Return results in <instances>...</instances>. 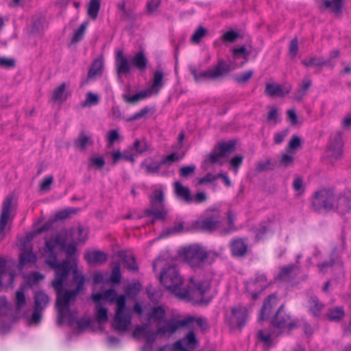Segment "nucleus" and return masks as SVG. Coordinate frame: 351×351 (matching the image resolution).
Listing matches in <instances>:
<instances>
[{"label": "nucleus", "instance_id": "nucleus-1", "mask_svg": "<svg viewBox=\"0 0 351 351\" xmlns=\"http://www.w3.org/2000/svg\"><path fill=\"white\" fill-rule=\"evenodd\" d=\"M64 250L69 258H71L76 252L77 247L74 243L66 244L65 239L60 234L47 239L43 250V256L46 258L45 263L56 272V276L52 282L57 298L56 307L58 311V322L63 323L66 318L71 319L70 303L75 301L77 295L84 289L85 278L78 274L77 268H74L73 281L77 286L73 290H64V284L72 269L69 260L65 259L61 263H58V254Z\"/></svg>", "mask_w": 351, "mask_h": 351}, {"label": "nucleus", "instance_id": "nucleus-2", "mask_svg": "<svg viewBox=\"0 0 351 351\" xmlns=\"http://www.w3.org/2000/svg\"><path fill=\"white\" fill-rule=\"evenodd\" d=\"M160 280L167 290L180 299L203 302L204 295L210 289L209 280H195L193 278L190 280L191 286L189 289L182 287V278L180 276L174 264L166 265L163 268Z\"/></svg>", "mask_w": 351, "mask_h": 351}, {"label": "nucleus", "instance_id": "nucleus-3", "mask_svg": "<svg viewBox=\"0 0 351 351\" xmlns=\"http://www.w3.org/2000/svg\"><path fill=\"white\" fill-rule=\"evenodd\" d=\"M194 323H196L202 331H206L209 328L206 318H197L192 315H188L182 319L166 321L165 324L158 327L156 331H153L150 328L149 323L137 326L134 328L133 335L134 337L140 335L143 336L146 341V345L143 346V351H150L152 350V344L155 342L158 335H172L179 328L182 327H189Z\"/></svg>", "mask_w": 351, "mask_h": 351}, {"label": "nucleus", "instance_id": "nucleus-4", "mask_svg": "<svg viewBox=\"0 0 351 351\" xmlns=\"http://www.w3.org/2000/svg\"><path fill=\"white\" fill-rule=\"evenodd\" d=\"M91 298L95 303L100 302L101 300H106L110 303L116 302L117 311L114 318V328L119 332L128 330L131 324V317L126 312L125 295H120L117 297L114 289H109L104 293H93Z\"/></svg>", "mask_w": 351, "mask_h": 351}, {"label": "nucleus", "instance_id": "nucleus-5", "mask_svg": "<svg viewBox=\"0 0 351 351\" xmlns=\"http://www.w3.org/2000/svg\"><path fill=\"white\" fill-rule=\"evenodd\" d=\"M183 256L186 262L193 269H202L213 264L220 253L207 250L203 246L195 244L184 249Z\"/></svg>", "mask_w": 351, "mask_h": 351}, {"label": "nucleus", "instance_id": "nucleus-6", "mask_svg": "<svg viewBox=\"0 0 351 351\" xmlns=\"http://www.w3.org/2000/svg\"><path fill=\"white\" fill-rule=\"evenodd\" d=\"M148 60L143 51H138L129 60L125 57L123 51L119 50L115 54V65L119 75H127L132 66L139 71H145L147 69Z\"/></svg>", "mask_w": 351, "mask_h": 351}, {"label": "nucleus", "instance_id": "nucleus-7", "mask_svg": "<svg viewBox=\"0 0 351 351\" xmlns=\"http://www.w3.org/2000/svg\"><path fill=\"white\" fill-rule=\"evenodd\" d=\"M232 68L229 64L223 60H219L217 64L213 69H209L204 71L197 72L195 68H190V73L193 75L196 82H201L208 80H216L227 75Z\"/></svg>", "mask_w": 351, "mask_h": 351}, {"label": "nucleus", "instance_id": "nucleus-8", "mask_svg": "<svg viewBox=\"0 0 351 351\" xmlns=\"http://www.w3.org/2000/svg\"><path fill=\"white\" fill-rule=\"evenodd\" d=\"M335 195L328 189H321L313 194L311 206L314 211L322 213L332 211Z\"/></svg>", "mask_w": 351, "mask_h": 351}, {"label": "nucleus", "instance_id": "nucleus-9", "mask_svg": "<svg viewBox=\"0 0 351 351\" xmlns=\"http://www.w3.org/2000/svg\"><path fill=\"white\" fill-rule=\"evenodd\" d=\"M271 324L273 328L280 334L294 328L296 326V321L292 319L290 315L285 312L284 305L282 304L272 317Z\"/></svg>", "mask_w": 351, "mask_h": 351}, {"label": "nucleus", "instance_id": "nucleus-10", "mask_svg": "<svg viewBox=\"0 0 351 351\" xmlns=\"http://www.w3.org/2000/svg\"><path fill=\"white\" fill-rule=\"evenodd\" d=\"M165 195L162 190H155L152 196L150 197L151 206L145 210L147 216H154L156 219H164L167 214L165 208Z\"/></svg>", "mask_w": 351, "mask_h": 351}, {"label": "nucleus", "instance_id": "nucleus-11", "mask_svg": "<svg viewBox=\"0 0 351 351\" xmlns=\"http://www.w3.org/2000/svg\"><path fill=\"white\" fill-rule=\"evenodd\" d=\"M234 149L235 143L233 141L219 142L208 155V158L205 160V162L212 165L217 163L219 165H223V162L221 159L232 153Z\"/></svg>", "mask_w": 351, "mask_h": 351}, {"label": "nucleus", "instance_id": "nucleus-12", "mask_svg": "<svg viewBox=\"0 0 351 351\" xmlns=\"http://www.w3.org/2000/svg\"><path fill=\"white\" fill-rule=\"evenodd\" d=\"M222 217L218 210H207L206 216L197 221V227L202 230L213 232L221 228Z\"/></svg>", "mask_w": 351, "mask_h": 351}, {"label": "nucleus", "instance_id": "nucleus-13", "mask_svg": "<svg viewBox=\"0 0 351 351\" xmlns=\"http://www.w3.org/2000/svg\"><path fill=\"white\" fill-rule=\"evenodd\" d=\"M343 141L341 134L337 133L330 137L326 156L330 162H335L340 159L343 155Z\"/></svg>", "mask_w": 351, "mask_h": 351}, {"label": "nucleus", "instance_id": "nucleus-14", "mask_svg": "<svg viewBox=\"0 0 351 351\" xmlns=\"http://www.w3.org/2000/svg\"><path fill=\"white\" fill-rule=\"evenodd\" d=\"M16 204V199L14 194L8 195L3 200L1 206L0 215V237H4V231L8 220L12 208Z\"/></svg>", "mask_w": 351, "mask_h": 351}, {"label": "nucleus", "instance_id": "nucleus-15", "mask_svg": "<svg viewBox=\"0 0 351 351\" xmlns=\"http://www.w3.org/2000/svg\"><path fill=\"white\" fill-rule=\"evenodd\" d=\"M269 285V282L265 274H258L253 280L248 281L245 285L246 291L253 299L258 298V295Z\"/></svg>", "mask_w": 351, "mask_h": 351}, {"label": "nucleus", "instance_id": "nucleus-16", "mask_svg": "<svg viewBox=\"0 0 351 351\" xmlns=\"http://www.w3.org/2000/svg\"><path fill=\"white\" fill-rule=\"evenodd\" d=\"M301 272V266L298 264H289L280 268L276 279L285 282H292L296 280Z\"/></svg>", "mask_w": 351, "mask_h": 351}, {"label": "nucleus", "instance_id": "nucleus-17", "mask_svg": "<svg viewBox=\"0 0 351 351\" xmlns=\"http://www.w3.org/2000/svg\"><path fill=\"white\" fill-rule=\"evenodd\" d=\"M249 316L248 309L245 306H237L232 308L230 324L232 326L243 327Z\"/></svg>", "mask_w": 351, "mask_h": 351}, {"label": "nucleus", "instance_id": "nucleus-18", "mask_svg": "<svg viewBox=\"0 0 351 351\" xmlns=\"http://www.w3.org/2000/svg\"><path fill=\"white\" fill-rule=\"evenodd\" d=\"M333 204L334 206L332 211L337 212L341 215L351 210V198L345 195H335Z\"/></svg>", "mask_w": 351, "mask_h": 351}, {"label": "nucleus", "instance_id": "nucleus-19", "mask_svg": "<svg viewBox=\"0 0 351 351\" xmlns=\"http://www.w3.org/2000/svg\"><path fill=\"white\" fill-rule=\"evenodd\" d=\"M84 259L90 265H102L107 261V254L99 250L87 251L84 254Z\"/></svg>", "mask_w": 351, "mask_h": 351}, {"label": "nucleus", "instance_id": "nucleus-20", "mask_svg": "<svg viewBox=\"0 0 351 351\" xmlns=\"http://www.w3.org/2000/svg\"><path fill=\"white\" fill-rule=\"evenodd\" d=\"M230 246L232 254L235 257H243L247 252L248 245L244 239L237 238L233 239Z\"/></svg>", "mask_w": 351, "mask_h": 351}, {"label": "nucleus", "instance_id": "nucleus-21", "mask_svg": "<svg viewBox=\"0 0 351 351\" xmlns=\"http://www.w3.org/2000/svg\"><path fill=\"white\" fill-rule=\"evenodd\" d=\"M278 298L275 294L269 295L264 302V304L260 311L258 319L263 321L267 319V316L271 313L274 307L278 304Z\"/></svg>", "mask_w": 351, "mask_h": 351}, {"label": "nucleus", "instance_id": "nucleus-22", "mask_svg": "<svg viewBox=\"0 0 351 351\" xmlns=\"http://www.w3.org/2000/svg\"><path fill=\"white\" fill-rule=\"evenodd\" d=\"M104 71V60L101 58L95 59L88 71L86 81H94L101 76Z\"/></svg>", "mask_w": 351, "mask_h": 351}, {"label": "nucleus", "instance_id": "nucleus-23", "mask_svg": "<svg viewBox=\"0 0 351 351\" xmlns=\"http://www.w3.org/2000/svg\"><path fill=\"white\" fill-rule=\"evenodd\" d=\"M141 166L145 168V172L147 174H158L162 164L161 160L157 161L152 158H147L141 162Z\"/></svg>", "mask_w": 351, "mask_h": 351}, {"label": "nucleus", "instance_id": "nucleus-24", "mask_svg": "<svg viewBox=\"0 0 351 351\" xmlns=\"http://www.w3.org/2000/svg\"><path fill=\"white\" fill-rule=\"evenodd\" d=\"M174 191L178 197L184 201L186 203L193 202V197L191 195L189 189L183 186L180 182H176L173 184Z\"/></svg>", "mask_w": 351, "mask_h": 351}, {"label": "nucleus", "instance_id": "nucleus-25", "mask_svg": "<svg viewBox=\"0 0 351 351\" xmlns=\"http://www.w3.org/2000/svg\"><path fill=\"white\" fill-rule=\"evenodd\" d=\"M290 88L284 90L283 87L281 85L267 84L265 92V94L269 97H283L285 95L289 94L290 93Z\"/></svg>", "mask_w": 351, "mask_h": 351}, {"label": "nucleus", "instance_id": "nucleus-26", "mask_svg": "<svg viewBox=\"0 0 351 351\" xmlns=\"http://www.w3.org/2000/svg\"><path fill=\"white\" fill-rule=\"evenodd\" d=\"M166 317V311L162 306H156L152 308L147 313V318L149 321L154 320L158 323H161Z\"/></svg>", "mask_w": 351, "mask_h": 351}, {"label": "nucleus", "instance_id": "nucleus-27", "mask_svg": "<svg viewBox=\"0 0 351 351\" xmlns=\"http://www.w3.org/2000/svg\"><path fill=\"white\" fill-rule=\"evenodd\" d=\"M66 84L65 82L62 83L60 86L56 87L52 93L51 100L53 102H64L68 97V93L66 90Z\"/></svg>", "mask_w": 351, "mask_h": 351}, {"label": "nucleus", "instance_id": "nucleus-28", "mask_svg": "<svg viewBox=\"0 0 351 351\" xmlns=\"http://www.w3.org/2000/svg\"><path fill=\"white\" fill-rule=\"evenodd\" d=\"M308 303L310 313L315 317H319L324 307V304L316 296H311L308 298Z\"/></svg>", "mask_w": 351, "mask_h": 351}, {"label": "nucleus", "instance_id": "nucleus-29", "mask_svg": "<svg viewBox=\"0 0 351 351\" xmlns=\"http://www.w3.org/2000/svg\"><path fill=\"white\" fill-rule=\"evenodd\" d=\"M119 257L123 260L125 264L126 267L131 271L138 270V265L136 262L134 256L132 253L126 252H120L119 253Z\"/></svg>", "mask_w": 351, "mask_h": 351}, {"label": "nucleus", "instance_id": "nucleus-30", "mask_svg": "<svg viewBox=\"0 0 351 351\" xmlns=\"http://www.w3.org/2000/svg\"><path fill=\"white\" fill-rule=\"evenodd\" d=\"M323 5L326 8L335 14H340L342 12L343 0H322Z\"/></svg>", "mask_w": 351, "mask_h": 351}, {"label": "nucleus", "instance_id": "nucleus-31", "mask_svg": "<svg viewBox=\"0 0 351 351\" xmlns=\"http://www.w3.org/2000/svg\"><path fill=\"white\" fill-rule=\"evenodd\" d=\"M35 308L44 310L49 302V296L43 291H37L34 295Z\"/></svg>", "mask_w": 351, "mask_h": 351}, {"label": "nucleus", "instance_id": "nucleus-32", "mask_svg": "<svg viewBox=\"0 0 351 351\" xmlns=\"http://www.w3.org/2000/svg\"><path fill=\"white\" fill-rule=\"evenodd\" d=\"M163 77L164 73L162 71L157 70L154 73L153 82L150 89L148 90L151 91V93L155 92L157 94L159 92L164 85Z\"/></svg>", "mask_w": 351, "mask_h": 351}, {"label": "nucleus", "instance_id": "nucleus-33", "mask_svg": "<svg viewBox=\"0 0 351 351\" xmlns=\"http://www.w3.org/2000/svg\"><path fill=\"white\" fill-rule=\"evenodd\" d=\"M326 316L330 321L339 322L344 317L345 312L342 307L336 306L329 308Z\"/></svg>", "mask_w": 351, "mask_h": 351}, {"label": "nucleus", "instance_id": "nucleus-34", "mask_svg": "<svg viewBox=\"0 0 351 351\" xmlns=\"http://www.w3.org/2000/svg\"><path fill=\"white\" fill-rule=\"evenodd\" d=\"M111 157H112V162L114 165L117 164L121 160H125L126 161H130L132 163L135 162V158L134 157V154L128 153L127 152H124L123 153H121L120 151L113 152L111 154Z\"/></svg>", "mask_w": 351, "mask_h": 351}, {"label": "nucleus", "instance_id": "nucleus-35", "mask_svg": "<svg viewBox=\"0 0 351 351\" xmlns=\"http://www.w3.org/2000/svg\"><path fill=\"white\" fill-rule=\"evenodd\" d=\"M92 144L91 138L85 134L84 132L80 133L77 138L74 142L75 147L80 150H84L88 145Z\"/></svg>", "mask_w": 351, "mask_h": 351}, {"label": "nucleus", "instance_id": "nucleus-36", "mask_svg": "<svg viewBox=\"0 0 351 351\" xmlns=\"http://www.w3.org/2000/svg\"><path fill=\"white\" fill-rule=\"evenodd\" d=\"M312 86V81L311 80H304L302 84L299 85V89L295 93V99L300 101L303 97L306 95L307 90Z\"/></svg>", "mask_w": 351, "mask_h": 351}, {"label": "nucleus", "instance_id": "nucleus-37", "mask_svg": "<svg viewBox=\"0 0 351 351\" xmlns=\"http://www.w3.org/2000/svg\"><path fill=\"white\" fill-rule=\"evenodd\" d=\"M148 147L146 141L143 139H136L130 147L131 151L136 155H141L147 151Z\"/></svg>", "mask_w": 351, "mask_h": 351}, {"label": "nucleus", "instance_id": "nucleus-38", "mask_svg": "<svg viewBox=\"0 0 351 351\" xmlns=\"http://www.w3.org/2000/svg\"><path fill=\"white\" fill-rule=\"evenodd\" d=\"M184 156V154H179L178 152H173L171 154L164 156L162 160V165L169 167L172 164L180 161Z\"/></svg>", "mask_w": 351, "mask_h": 351}, {"label": "nucleus", "instance_id": "nucleus-39", "mask_svg": "<svg viewBox=\"0 0 351 351\" xmlns=\"http://www.w3.org/2000/svg\"><path fill=\"white\" fill-rule=\"evenodd\" d=\"M101 1L100 0H90L87 10V14L89 17L93 20L97 18L98 12L100 9Z\"/></svg>", "mask_w": 351, "mask_h": 351}, {"label": "nucleus", "instance_id": "nucleus-40", "mask_svg": "<svg viewBox=\"0 0 351 351\" xmlns=\"http://www.w3.org/2000/svg\"><path fill=\"white\" fill-rule=\"evenodd\" d=\"M20 264L25 265L28 263H35L37 261V256L32 250H26L20 254Z\"/></svg>", "mask_w": 351, "mask_h": 351}, {"label": "nucleus", "instance_id": "nucleus-41", "mask_svg": "<svg viewBox=\"0 0 351 351\" xmlns=\"http://www.w3.org/2000/svg\"><path fill=\"white\" fill-rule=\"evenodd\" d=\"M96 306V320L99 324L105 323L108 321V309L101 306V303H95Z\"/></svg>", "mask_w": 351, "mask_h": 351}, {"label": "nucleus", "instance_id": "nucleus-42", "mask_svg": "<svg viewBox=\"0 0 351 351\" xmlns=\"http://www.w3.org/2000/svg\"><path fill=\"white\" fill-rule=\"evenodd\" d=\"M88 21H84L78 29H77L73 35V37L71 38V43H76L79 41L82 40L84 36L86 29L88 27Z\"/></svg>", "mask_w": 351, "mask_h": 351}, {"label": "nucleus", "instance_id": "nucleus-43", "mask_svg": "<svg viewBox=\"0 0 351 351\" xmlns=\"http://www.w3.org/2000/svg\"><path fill=\"white\" fill-rule=\"evenodd\" d=\"M151 91L150 90H143L141 91L139 93H137L133 95L130 96H125V101L128 103H136L138 101L143 100L151 95Z\"/></svg>", "mask_w": 351, "mask_h": 351}, {"label": "nucleus", "instance_id": "nucleus-44", "mask_svg": "<svg viewBox=\"0 0 351 351\" xmlns=\"http://www.w3.org/2000/svg\"><path fill=\"white\" fill-rule=\"evenodd\" d=\"M183 341L190 348H195L198 344V340L193 330H190L183 339Z\"/></svg>", "mask_w": 351, "mask_h": 351}, {"label": "nucleus", "instance_id": "nucleus-45", "mask_svg": "<svg viewBox=\"0 0 351 351\" xmlns=\"http://www.w3.org/2000/svg\"><path fill=\"white\" fill-rule=\"evenodd\" d=\"M302 64L306 67L313 66H322L328 64L327 61L322 60L316 57H311L302 61Z\"/></svg>", "mask_w": 351, "mask_h": 351}, {"label": "nucleus", "instance_id": "nucleus-46", "mask_svg": "<svg viewBox=\"0 0 351 351\" xmlns=\"http://www.w3.org/2000/svg\"><path fill=\"white\" fill-rule=\"evenodd\" d=\"M108 145L112 146L115 142L121 139V136L119 129L110 130L108 132L107 136Z\"/></svg>", "mask_w": 351, "mask_h": 351}, {"label": "nucleus", "instance_id": "nucleus-47", "mask_svg": "<svg viewBox=\"0 0 351 351\" xmlns=\"http://www.w3.org/2000/svg\"><path fill=\"white\" fill-rule=\"evenodd\" d=\"M121 274L120 264L117 263L113 266L112 269L110 281L112 283L119 284L121 282Z\"/></svg>", "mask_w": 351, "mask_h": 351}, {"label": "nucleus", "instance_id": "nucleus-48", "mask_svg": "<svg viewBox=\"0 0 351 351\" xmlns=\"http://www.w3.org/2000/svg\"><path fill=\"white\" fill-rule=\"evenodd\" d=\"M257 337L259 341L264 343L266 348H269L271 346L273 339L269 332L261 330L258 332Z\"/></svg>", "mask_w": 351, "mask_h": 351}, {"label": "nucleus", "instance_id": "nucleus-49", "mask_svg": "<svg viewBox=\"0 0 351 351\" xmlns=\"http://www.w3.org/2000/svg\"><path fill=\"white\" fill-rule=\"evenodd\" d=\"M208 31L202 26H199L191 36V42L198 44L207 34Z\"/></svg>", "mask_w": 351, "mask_h": 351}, {"label": "nucleus", "instance_id": "nucleus-50", "mask_svg": "<svg viewBox=\"0 0 351 351\" xmlns=\"http://www.w3.org/2000/svg\"><path fill=\"white\" fill-rule=\"evenodd\" d=\"M26 304V298L23 288H20L16 292V307L18 310L21 309Z\"/></svg>", "mask_w": 351, "mask_h": 351}, {"label": "nucleus", "instance_id": "nucleus-51", "mask_svg": "<svg viewBox=\"0 0 351 351\" xmlns=\"http://www.w3.org/2000/svg\"><path fill=\"white\" fill-rule=\"evenodd\" d=\"M254 71L248 70L234 77V81L238 84H245L252 77Z\"/></svg>", "mask_w": 351, "mask_h": 351}, {"label": "nucleus", "instance_id": "nucleus-52", "mask_svg": "<svg viewBox=\"0 0 351 351\" xmlns=\"http://www.w3.org/2000/svg\"><path fill=\"white\" fill-rule=\"evenodd\" d=\"M269 230V226L265 222L261 223L259 227L255 230L256 239L257 240L263 239Z\"/></svg>", "mask_w": 351, "mask_h": 351}, {"label": "nucleus", "instance_id": "nucleus-53", "mask_svg": "<svg viewBox=\"0 0 351 351\" xmlns=\"http://www.w3.org/2000/svg\"><path fill=\"white\" fill-rule=\"evenodd\" d=\"M99 102V97L97 95L88 92L86 94V100L83 104V106H90L98 104Z\"/></svg>", "mask_w": 351, "mask_h": 351}, {"label": "nucleus", "instance_id": "nucleus-54", "mask_svg": "<svg viewBox=\"0 0 351 351\" xmlns=\"http://www.w3.org/2000/svg\"><path fill=\"white\" fill-rule=\"evenodd\" d=\"M149 111H150L149 108L147 106H145V107L143 108L138 112H137L135 114H134L133 115H132L131 117L127 118L126 121H135L137 119H140L145 117L149 112Z\"/></svg>", "mask_w": 351, "mask_h": 351}, {"label": "nucleus", "instance_id": "nucleus-55", "mask_svg": "<svg viewBox=\"0 0 351 351\" xmlns=\"http://www.w3.org/2000/svg\"><path fill=\"white\" fill-rule=\"evenodd\" d=\"M256 170L258 172H262L267 170H271L274 169V165L271 162L270 159H267L265 161H260L256 164Z\"/></svg>", "mask_w": 351, "mask_h": 351}, {"label": "nucleus", "instance_id": "nucleus-56", "mask_svg": "<svg viewBox=\"0 0 351 351\" xmlns=\"http://www.w3.org/2000/svg\"><path fill=\"white\" fill-rule=\"evenodd\" d=\"M105 165V160L103 157H92L89 159L88 166L90 167H96L101 169Z\"/></svg>", "mask_w": 351, "mask_h": 351}, {"label": "nucleus", "instance_id": "nucleus-57", "mask_svg": "<svg viewBox=\"0 0 351 351\" xmlns=\"http://www.w3.org/2000/svg\"><path fill=\"white\" fill-rule=\"evenodd\" d=\"M301 145V140L299 136H293L289 141L287 145V151L292 152L297 149Z\"/></svg>", "mask_w": 351, "mask_h": 351}, {"label": "nucleus", "instance_id": "nucleus-58", "mask_svg": "<svg viewBox=\"0 0 351 351\" xmlns=\"http://www.w3.org/2000/svg\"><path fill=\"white\" fill-rule=\"evenodd\" d=\"M196 167L194 165L182 167L180 169V175L182 178H186L189 176L194 173Z\"/></svg>", "mask_w": 351, "mask_h": 351}, {"label": "nucleus", "instance_id": "nucleus-59", "mask_svg": "<svg viewBox=\"0 0 351 351\" xmlns=\"http://www.w3.org/2000/svg\"><path fill=\"white\" fill-rule=\"evenodd\" d=\"M141 285L139 283H133L129 285L126 288V293L130 296L136 295L141 290Z\"/></svg>", "mask_w": 351, "mask_h": 351}, {"label": "nucleus", "instance_id": "nucleus-60", "mask_svg": "<svg viewBox=\"0 0 351 351\" xmlns=\"http://www.w3.org/2000/svg\"><path fill=\"white\" fill-rule=\"evenodd\" d=\"M147 293L150 300L157 302L161 297V293L151 286L147 287Z\"/></svg>", "mask_w": 351, "mask_h": 351}, {"label": "nucleus", "instance_id": "nucleus-61", "mask_svg": "<svg viewBox=\"0 0 351 351\" xmlns=\"http://www.w3.org/2000/svg\"><path fill=\"white\" fill-rule=\"evenodd\" d=\"M280 163L285 167L293 166L294 163V158L292 156L287 154H283L281 157Z\"/></svg>", "mask_w": 351, "mask_h": 351}, {"label": "nucleus", "instance_id": "nucleus-62", "mask_svg": "<svg viewBox=\"0 0 351 351\" xmlns=\"http://www.w3.org/2000/svg\"><path fill=\"white\" fill-rule=\"evenodd\" d=\"M161 3L160 0H151L147 3V10L149 14L155 12Z\"/></svg>", "mask_w": 351, "mask_h": 351}, {"label": "nucleus", "instance_id": "nucleus-63", "mask_svg": "<svg viewBox=\"0 0 351 351\" xmlns=\"http://www.w3.org/2000/svg\"><path fill=\"white\" fill-rule=\"evenodd\" d=\"M53 176H49L45 178L40 184V189L41 191H49L50 189V186L53 183Z\"/></svg>", "mask_w": 351, "mask_h": 351}, {"label": "nucleus", "instance_id": "nucleus-64", "mask_svg": "<svg viewBox=\"0 0 351 351\" xmlns=\"http://www.w3.org/2000/svg\"><path fill=\"white\" fill-rule=\"evenodd\" d=\"M293 189L298 193V195H300L304 191L303 187V180L300 177H297L294 179L293 182Z\"/></svg>", "mask_w": 351, "mask_h": 351}]
</instances>
